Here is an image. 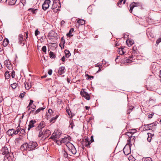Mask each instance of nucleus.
<instances>
[{"label": "nucleus", "instance_id": "nucleus-1", "mask_svg": "<svg viewBox=\"0 0 161 161\" xmlns=\"http://www.w3.org/2000/svg\"><path fill=\"white\" fill-rule=\"evenodd\" d=\"M28 150L31 151L35 149L38 146L37 143L36 142L31 141L28 144Z\"/></svg>", "mask_w": 161, "mask_h": 161}, {"label": "nucleus", "instance_id": "nucleus-32", "mask_svg": "<svg viewBox=\"0 0 161 161\" xmlns=\"http://www.w3.org/2000/svg\"><path fill=\"white\" fill-rule=\"evenodd\" d=\"M58 115H56L55 117H54L52 118L50 121V122L52 123H54L58 118Z\"/></svg>", "mask_w": 161, "mask_h": 161}, {"label": "nucleus", "instance_id": "nucleus-26", "mask_svg": "<svg viewBox=\"0 0 161 161\" xmlns=\"http://www.w3.org/2000/svg\"><path fill=\"white\" fill-rule=\"evenodd\" d=\"M124 48L121 47L119 48L118 52L119 54H124L125 53V52L123 51Z\"/></svg>", "mask_w": 161, "mask_h": 161}, {"label": "nucleus", "instance_id": "nucleus-3", "mask_svg": "<svg viewBox=\"0 0 161 161\" xmlns=\"http://www.w3.org/2000/svg\"><path fill=\"white\" fill-rule=\"evenodd\" d=\"M84 89H82L80 92V94L82 97H84L87 100L90 99V94L84 91Z\"/></svg>", "mask_w": 161, "mask_h": 161}, {"label": "nucleus", "instance_id": "nucleus-6", "mask_svg": "<svg viewBox=\"0 0 161 161\" xmlns=\"http://www.w3.org/2000/svg\"><path fill=\"white\" fill-rule=\"evenodd\" d=\"M45 124L43 121H41L38 126L36 128V129L37 130H42V129L45 126Z\"/></svg>", "mask_w": 161, "mask_h": 161}, {"label": "nucleus", "instance_id": "nucleus-35", "mask_svg": "<svg viewBox=\"0 0 161 161\" xmlns=\"http://www.w3.org/2000/svg\"><path fill=\"white\" fill-rule=\"evenodd\" d=\"M142 161H152V158L150 157L144 158L142 159Z\"/></svg>", "mask_w": 161, "mask_h": 161}, {"label": "nucleus", "instance_id": "nucleus-16", "mask_svg": "<svg viewBox=\"0 0 161 161\" xmlns=\"http://www.w3.org/2000/svg\"><path fill=\"white\" fill-rule=\"evenodd\" d=\"M126 43L129 47H131L134 43L133 40H127L126 41Z\"/></svg>", "mask_w": 161, "mask_h": 161}, {"label": "nucleus", "instance_id": "nucleus-37", "mask_svg": "<svg viewBox=\"0 0 161 161\" xmlns=\"http://www.w3.org/2000/svg\"><path fill=\"white\" fill-rule=\"evenodd\" d=\"M18 86V83H14L11 85V86L13 89H15Z\"/></svg>", "mask_w": 161, "mask_h": 161}, {"label": "nucleus", "instance_id": "nucleus-20", "mask_svg": "<svg viewBox=\"0 0 161 161\" xmlns=\"http://www.w3.org/2000/svg\"><path fill=\"white\" fill-rule=\"evenodd\" d=\"M9 43V40L8 39V38H5L4 40L3 41L2 45L4 47H6L7 46Z\"/></svg>", "mask_w": 161, "mask_h": 161}, {"label": "nucleus", "instance_id": "nucleus-33", "mask_svg": "<svg viewBox=\"0 0 161 161\" xmlns=\"http://www.w3.org/2000/svg\"><path fill=\"white\" fill-rule=\"evenodd\" d=\"M148 125L150 128L152 130V129H154V127L157 125V124L153 123L149 124Z\"/></svg>", "mask_w": 161, "mask_h": 161}, {"label": "nucleus", "instance_id": "nucleus-60", "mask_svg": "<svg viewBox=\"0 0 161 161\" xmlns=\"http://www.w3.org/2000/svg\"><path fill=\"white\" fill-rule=\"evenodd\" d=\"M147 135L148 136L151 137H152V136H154V134H152L150 133H147Z\"/></svg>", "mask_w": 161, "mask_h": 161}, {"label": "nucleus", "instance_id": "nucleus-43", "mask_svg": "<svg viewBox=\"0 0 161 161\" xmlns=\"http://www.w3.org/2000/svg\"><path fill=\"white\" fill-rule=\"evenodd\" d=\"M54 141L56 142V143L58 145H61L62 143V142H61V141H59L57 139L56 140Z\"/></svg>", "mask_w": 161, "mask_h": 161}, {"label": "nucleus", "instance_id": "nucleus-30", "mask_svg": "<svg viewBox=\"0 0 161 161\" xmlns=\"http://www.w3.org/2000/svg\"><path fill=\"white\" fill-rule=\"evenodd\" d=\"M63 156L65 158H68V154L65 150H63L62 151Z\"/></svg>", "mask_w": 161, "mask_h": 161}, {"label": "nucleus", "instance_id": "nucleus-24", "mask_svg": "<svg viewBox=\"0 0 161 161\" xmlns=\"http://www.w3.org/2000/svg\"><path fill=\"white\" fill-rule=\"evenodd\" d=\"M79 25H84L85 23V21L83 19H79L77 21Z\"/></svg>", "mask_w": 161, "mask_h": 161}, {"label": "nucleus", "instance_id": "nucleus-22", "mask_svg": "<svg viewBox=\"0 0 161 161\" xmlns=\"http://www.w3.org/2000/svg\"><path fill=\"white\" fill-rule=\"evenodd\" d=\"M126 0H119L117 3V5L119 7H121L122 6V2L123 1V4L125 3Z\"/></svg>", "mask_w": 161, "mask_h": 161}, {"label": "nucleus", "instance_id": "nucleus-31", "mask_svg": "<svg viewBox=\"0 0 161 161\" xmlns=\"http://www.w3.org/2000/svg\"><path fill=\"white\" fill-rule=\"evenodd\" d=\"M38 10L37 9L30 8L28 9V11H31L33 14H36L37 11Z\"/></svg>", "mask_w": 161, "mask_h": 161}, {"label": "nucleus", "instance_id": "nucleus-15", "mask_svg": "<svg viewBox=\"0 0 161 161\" xmlns=\"http://www.w3.org/2000/svg\"><path fill=\"white\" fill-rule=\"evenodd\" d=\"M51 134V132L50 131L48 130H46L44 132L43 137L45 138H47Z\"/></svg>", "mask_w": 161, "mask_h": 161}, {"label": "nucleus", "instance_id": "nucleus-49", "mask_svg": "<svg viewBox=\"0 0 161 161\" xmlns=\"http://www.w3.org/2000/svg\"><path fill=\"white\" fill-rule=\"evenodd\" d=\"M57 103L58 104L60 105V104L62 102V100L61 99L58 98L57 99Z\"/></svg>", "mask_w": 161, "mask_h": 161}, {"label": "nucleus", "instance_id": "nucleus-19", "mask_svg": "<svg viewBox=\"0 0 161 161\" xmlns=\"http://www.w3.org/2000/svg\"><path fill=\"white\" fill-rule=\"evenodd\" d=\"M8 136H12L14 134V130L13 129H9L7 132Z\"/></svg>", "mask_w": 161, "mask_h": 161}, {"label": "nucleus", "instance_id": "nucleus-12", "mask_svg": "<svg viewBox=\"0 0 161 161\" xmlns=\"http://www.w3.org/2000/svg\"><path fill=\"white\" fill-rule=\"evenodd\" d=\"M36 122L35 120H32L30 121L29 125H28V130H29L30 129L34 126V124Z\"/></svg>", "mask_w": 161, "mask_h": 161}, {"label": "nucleus", "instance_id": "nucleus-59", "mask_svg": "<svg viewBox=\"0 0 161 161\" xmlns=\"http://www.w3.org/2000/svg\"><path fill=\"white\" fill-rule=\"evenodd\" d=\"M48 112L49 113V114L52 115V114L53 113V112L52 111V110L51 109H49L48 110Z\"/></svg>", "mask_w": 161, "mask_h": 161}, {"label": "nucleus", "instance_id": "nucleus-62", "mask_svg": "<svg viewBox=\"0 0 161 161\" xmlns=\"http://www.w3.org/2000/svg\"><path fill=\"white\" fill-rule=\"evenodd\" d=\"M152 137H150V136H148V137L147 138V140L148 142H151V140L152 139Z\"/></svg>", "mask_w": 161, "mask_h": 161}, {"label": "nucleus", "instance_id": "nucleus-13", "mask_svg": "<svg viewBox=\"0 0 161 161\" xmlns=\"http://www.w3.org/2000/svg\"><path fill=\"white\" fill-rule=\"evenodd\" d=\"M65 72V68L64 66L59 67L58 69V73L60 75L64 74Z\"/></svg>", "mask_w": 161, "mask_h": 161}, {"label": "nucleus", "instance_id": "nucleus-36", "mask_svg": "<svg viewBox=\"0 0 161 161\" xmlns=\"http://www.w3.org/2000/svg\"><path fill=\"white\" fill-rule=\"evenodd\" d=\"M49 56L51 58H54L56 56L53 52L51 51L49 53Z\"/></svg>", "mask_w": 161, "mask_h": 161}, {"label": "nucleus", "instance_id": "nucleus-18", "mask_svg": "<svg viewBox=\"0 0 161 161\" xmlns=\"http://www.w3.org/2000/svg\"><path fill=\"white\" fill-rule=\"evenodd\" d=\"M19 44H21L22 43V42L23 41V36L21 34H20L19 35Z\"/></svg>", "mask_w": 161, "mask_h": 161}, {"label": "nucleus", "instance_id": "nucleus-14", "mask_svg": "<svg viewBox=\"0 0 161 161\" xmlns=\"http://www.w3.org/2000/svg\"><path fill=\"white\" fill-rule=\"evenodd\" d=\"M20 148L22 151H25L26 150H28V144L26 143H24L21 146Z\"/></svg>", "mask_w": 161, "mask_h": 161}, {"label": "nucleus", "instance_id": "nucleus-50", "mask_svg": "<svg viewBox=\"0 0 161 161\" xmlns=\"http://www.w3.org/2000/svg\"><path fill=\"white\" fill-rule=\"evenodd\" d=\"M25 92H23L22 93H20V94L19 95V97L20 98H22L24 97L25 95Z\"/></svg>", "mask_w": 161, "mask_h": 161}, {"label": "nucleus", "instance_id": "nucleus-41", "mask_svg": "<svg viewBox=\"0 0 161 161\" xmlns=\"http://www.w3.org/2000/svg\"><path fill=\"white\" fill-rule=\"evenodd\" d=\"M74 126V124L73 121V120H71L69 127H70L72 129H73Z\"/></svg>", "mask_w": 161, "mask_h": 161}, {"label": "nucleus", "instance_id": "nucleus-2", "mask_svg": "<svg viewBox=\"0 0 161 161\" xmlns=\"http://www.w3.org/2000/svg\"><path fill=\"white\" fill-rule=\"evenodd\" d=\"M61 7V5L59 2H54L52 8L54 12L57 13L59 10V8Z\"/></svg>", "mask_w": 161, "mask_h": 161}, {"label": "nucleus", "instance_id": "nucleus-29", "mask_svg": "<svg viewBox=\"0 0 161 161\" xmlns=\"http://www.w3.org/2000/svg\"><path fill=\"white\" fill-rule=\"evenodd\" d=\"M5 78L6 79H9L10 77V74L8 71H6L4 74Z\"/></svg>", "mask_w": 161, "mask_h": 161}, {"label": "nucleus", "instance_id": "nucleus-53", "mask_svg": "<svg viewBox=\"0 0 161 161\" xmlns=\"http://www.w3.org/2000/svg\"><path fill=\"white\" fill-rule=\"evenodd\" d=\"M87 76L86 79H87V80L91 79V78L93 79L94 78L93 76L89 75L88 74L87 75Z\"/></svg>", "mask_w": 161, "mask_h": 161}, {"label": "nucleus", "instance_id": "nucleus-17", "mask_svg": "<svg viewBox=\"0 0 161 161\" xmlns=\"http://www.w3.org/2000/svg\"><path fill=\"white\" fill-rule=\"evenodd\" d=\"M48 35L50 37H55L56 36L57 33L53 31H51L49 32Z\"/></svg>", "mask_w": 161, "mask_h": 161}, {"label": "nucleus", "instance_id": "nucleus-4", "mask_svg": "<svg viewBox=\"0 0 161 161\" xmlns=\"http://www.w3.org/2000/svg\"><path fill=\"white\" fill-rule=\"evenodd\" d=\"M60 134L58 132H54L52 134L50 138L53 139V141H56L60 137Z\"/></svg>", "mask_w": 161, "mask_h": 161}, {"label": "nucleus", "instance_id": "nucleus-47", "mask_svg": "<svg viewBox=\"0 0 161 161\" xmlns=\"http://www.w3.org/2000/svg\"><path fill=\"white\" fill-rule=\"evenodd\" d=\"M133 5H131V4H130V9L129 10L130 12L131 13L132 12V10L133 8H134V6H133Z\"/></svg>", "mask_w": 161, "mask_h": 161}, {"label": "nucleus", "instance_id": "nucleus-10", "mask_svg": "<svg viewBox=\"0 0 161 161\" xmlns=\"http://www.w3.org/2000/svg\"><path fill=\"white\" fill-rule=\"evenodd\" d=\"M2 154L3 155H5V156H6L10 153L8 148L6 147H3L2 149Z\"/></svg>", "mask_w": 161, "mask_h": 161}, {"label": "nucleus", "instance_id": "nucleus-11", "mask_svg": "<svg viewBox=\"0 0 161 161\" xmlns=\"http://www.w3.org/2000/svg\"><path fill=\"white\" fill-rule=\"evenodd\" d=\"M5 65L8 69H12L13 67L11 63L8 60H6L5 61Z\"/></svg>", "mask_w": 161, "mask_h": 161}, {"label": "nucleus", "instance_id": "nucleus-27", "mask_svg": "<svg viewBox=\"0 0 161 161\" xmlns=\"http://www.w3.org/2000/svg\"><path fill=\"white\" fill-rule=\"evenodd\" d=\"M69 150L73 154H75L76 153V150L74 146L70 149Z\"/></svg>", "mask_w": 161, "mask_h": 161}, {"label": "nucleus", "instance_id": "nucleus-52", "mask_svg": "<svg viewBox=\"0 0 161 161\" xmlns=\"http://www.w3.org/2000/svg\"><path fill=\"white\" fill-rule=\"evenodd\" d=\"M42 50L44 53L46 52V47L45 46H43L42 48Z\"/></svg>", "mask_w": 161, "mask_h": 161}, {"label": "nucleus", "instance_id": "nucleus-23", "mask_svg": "<svg viewBox=\"0 0 161 161\" xmlns=\"http://www.w3.org/2000/svg\"><path fill=\"white\" fill-rule=\"evenodd\" d=\"M24 84L26 89L29 90L31 88V86L30 83L28 82H25Z\"/></svg>", "mask_w": 161, "mask_h": 161}, {"label": "nucleus", "instance_id": "nucleus-64", "mask_svg": "<svg viewBox=\"0 0 161 161\" xmlns=\"http://www.w3.org/2000/svg\"><path fill=\"white\" fill-rule=\"evenodd\" d=\"M126 150V148L125 147L123 149V151L124 152V153L125 154V155H128L129 154V153H125V151Z\"/></svg>", "mask_w": 161, "mask_h": 161}, {"label": "nucleus", "instance_id": "nucleus-5", "mask_svg": "<svg viewBox=\"0 0 161 161\" xmlns=\"http://www.w3.org/2000/svg\"><path fill=\"white\" fill-rule=\"evenodd\" d=\"M50 0H46L42 5V8L44 10H46L49 7V4L50 3Z\"/></svg>", "mask_w": 161, "mask_h": 161}, {"label": "nucleus", "instance_id": "nucleus-7", "mask_svg": "<svg viewBox=\"0 0 161 161\" xmlns=\"http://www.w3.org/2000/svg\"><path fill=\"white\" fill-rule=\"evenodd\" d=\"M27 112L28 114L30 116L31 114H32L33 115H35L36 114V111L33 110L32 108H30V107H27Z\"/></svg>", "mask_w": 161, "mask_h": 161}, {"label": "nucleus", "instance_id": "nucleus-54", "mask_svg": "<svg viewBox=\"0 0 161 161\" xmlns=\"http://www.w3.org/2000/svg\"><path fill=\"white\" fill-rule=\"evenodd\" d=\"M33 102V101L32 100H30V103L28 105L27 107H30V106L32 105L33 104L32 103Z\"/></svg>", "mask_w": 161, "mask_h": 161}, {"label": "nucleus", "instance_id": "nucleus-46", "mask_svg": "<svg viewBox=\"0 0 161 161\" xmlns=\"http://www.w3.org/2000/svg\"><path fill=\"white\" fill-rule=\"evenodd\" d=\"M11 76L13 78H14L15 77V71L13 70H12V71H11Z\"/></svg>", "mask_w": 161, "mask_h": 161}, {"label": "nucleus", "instance_id": "nucleus-38", "mask_svg": "<svg viewBox=\"0 0 161 161\" xmlns=\"http://www.w3.org/2000/svg\"><path fill=\"white\" fill-rule=\"evenodd\" d=\"M66 112H67V114H68V115L69 116H70V118H72V117L73 116V115L72 114L71 111H70L69 109H66Z\"/></svg>", "mask_w": 161, "mask_h": 161}, {"label": "nucleus", "instance_id": "nucleus-45", "mask_svg": "<svg viewBox=\"0 0 161 161\" xmlns=\"http://www.w3.org/2000/svg\"><path fill=\"white\" fill-rule=\"evenodd\" d=\"M126 135H127V136H128V137L130 138L131 137H132V132H127L126 133Z\"/></svg>", "mask_w": 161, "mask_h": 161}, {"label": "nucleus", "instance_id": "nucleus-44", "mask_svg": "<svg viewBox=\"0 0 161 161\" xmlns=\"http://www.w3.org/2000/svg\"><path fill=\"white\" fill-rule=\"evenodd\" d=\"M61 43L63 44V46L64 47V44L65 43V40L64 39L63 37H62L61 38Z\"/></svg>", "mask_w": 161, "mask_h": 161}, {"label": "nucleus", "instance_id": "nucleus-58", "mask_svg": "<svg viewBox=\"0 0 161 161\" xmlns=\"http://www.w3.org/2000/svg\"><path fill=\"white\" fill-rule=\"evenodd\" d=\"M131 4V5H134L133 6H134V8L136 6H137V5L138 4V3H137L135 2L132 3H131L130 4Z\"/></svg>", "mask_w": 161, "mask_h": 161}, {"label": "nucleus", "instance_id": "nucleus-34", "mask_svg": "<svg viewBox=\"0 0 161 161\" xmlns=\"http://www.w3.org/2000/svg\"><path fill=\"white\" fill-rule=\"evenodd\" d=\"M85 140V146L86 147H88L90 145L91 143L87 139H86Z\"/></svg>", "mask_w": 161, "mask_h": 161}, {"label": "nucleus", "instance_id": "nucleus-8", "mask_svg": "<svg viewBox=\"0 0 161 161\" xmlns=\"http://www.w3.org/2000/svg\"><path fill=\"white\" fill-rule=\"evenodd\" d=\"M71 138L70 136H65L64 138H62L61 140V142L62 143H67L70 141Z\"/></svg>", "mask_w": 161, "mask_h": 161}, {"label": "nucleus", "instance_id": "nucleus-57", "mask_svg": "<svg viewBox=\"0 0 161 161\" xmlns=\"http://www.w3.org/2000/svg\"><path fill=\"white\" fill-rule=\"evenodd\" d=\"M160 42H161V37L157 39L156 42V43L158 45Z\"/></svg>", "mask_w": 161, "mask_h": 161}, {"label": "nucleus", "instance_id": "nucleus-63", "mask_svg": "<svg viewBox=\"0 0 161 161\" xmlns=\"http://www.w3.org/2000/svg\"><path fill=\"white\" fill-rule=\"evenodd\" d=\"M74 31V29L73 28H71L69 31V33L72 34V33Z\"/></svg>", "mask_w": 161, "mask_h": 161}, {"label": "nucleus", "instance_id": "nucleus-48", "mask_svg": "<svg viewBox=\"0 0 161 161\" xmlns=\"http://www.w3.org/2000/svg\"><path fill=\"white\" fill-rule=\"evenodd\" d=\"M44 133L42 132V130H40L39 134L38 135L39 137H41L42 136H43Z\"/></svg>", "mask_w": 161, "mask_h": 161}, {"label": "nucleus", "instance_id": "nucleus-39", "mask_svg": "<svg viewBox=\"0 0 161 161\" xmlns=\"http://www.w3.org/2000/svg\"><path fill=\"white\" fill-rule=\"evenodd\" d=\"M45 108V107L39 108L38 109H37L36 110V114L38 113L41 110H43Z\"/></svg>", "mask_w": 161, "mask_h": 161}, {"label": "nucleus", "instance_id": "nucleus-40", "mask_svg": "<svg viewBox=\"0 0 161 161\" xmlns=\"http://www.w3.org/2000/svg\"><path fill=\"white\" fill-rule=\"evenodd\" d=\"M144 126V130H151L148 124L145 125Z\"/></svg>", "mask_w": 161, "mask_h": 161}, {"label": "nucleus", "instance_id": "nucleus-28", "mask_svg": "<svg viewBox=\"0 0 161 161\" xmlns=\"http://www.w3.org/2000/svg\"><path fill=\"white\" fill-rule=\"evenodd\" d=\"M65 55L67 58L69 57L71 55V53L69 50H65L64 51Z\"/></svg>", "mask_w": 161, "mask_h": 161}, {"label": "nucleus", "instance_id": "nucleus-21", "mask_svg": "<svg viewBox=\"0 0 161 161\" xmlns=\"http://www.w3.org/2000/svg\"><path fill=\"white\" fill-rule=\"evenodd\" d=\"M17 0H8V4L11 5H14L17 2Z\"/></svg>", "mask_w": 161, "mask_h": 161}, {"label": "nucleus", "instance_id": "nucleus-55", "mask_svg": "<svg viewBox=\"0 0 161 161\" xmlns=\"http://www.w3.org/2000/svg\"><path fill=\"white\" fill-rule=\"evenodd\" d=\"M66 36H67V37H68L69 38L71 37L72 36H73V35L68 32L66 34Z\"/></svg>", "mask_w": 161, "mask_h": 161}, {"label": "nucleus", "instance_id": "nucleus-42", "mask_svg": "<svg viewBox=\"0 0 161 161\" xmlns=\"http://www.w3.org/2000/svg\"><path fill=\"white\" fill-rule=\"evenodd\" d=\"M20 131V128H19V127H17V130H16L15 131L14 130V135H17V134Z\"/></svg>", "mask_w": 161, "mask_h": 161}, {"label": "nucleus", "instance_id": "nucleus-56", "mask_svg": "<svg viewBox=\"0 0 161 161\" xmlns=\"http://www.w3.org/2000/svg\"><path fill=\"white\" fill-rule=\"evenodd\" d=\"M30 108L33 110H35L36 108V106L34 104H33L30 106Z\"/></svg>", "mask_w": 161, "mask_h": 161}, {"label": "nucleus", "instance_id": "nucleus-25", "mask_svg": "<svg viewBox=\"0 0 161 161\" xmlns=\"http://www.w3.org/2000/svg\"><path fill=\"white\" fill-rule=\"evenodd\" d=\"M66 145L68 147L69 150L74 146L72 144L69 142L66 143Z\"/></svg>", "mask_w": 161, "mask_h": 161}, {"label": "nucleus", "instance_id": "nucleus-51", "mask_svg": "<svg viewBox=\"0 0 161 161\" xmlns=\"http://www.w3.org/2000/svg\"><path fill=\"white\" fill-rule=\"evenodd\" d=\"M40 33V32L38 30V29L36 30L35 31V36H37L38 34H39Z\"/></svg>", "mask_w": 161, "mask_h": 161}, {"label": "nucleus", "instance_id": "nucleus-61", "mask_svg": "<svg viewBox=\"0 0 161 161\" xmlns=\"http://www.w3.org/2000/svg\"><path fill=\"white\" fill-rule=\"evenodd\" d=\"M48 73L49 75H51L52 73V70L51 69L49 70Z\"/></svg>", "mask_w": 161, "mask_h": 161}, {"label": "nucleus", "instance_id": "nucleus-9", "mask_svg": "<svg viewBox=\"0 0 161 161\" xmlns=\"http://www.w3.org/2000/svg\"><path fill=\"white\" fill-rule=\"evenodd\" d=\"M14 155L13 153H10L6 156L4 159L7 158L8 161H13L14 159Z\"/></svg>", "mask_w": 161, "mask_h": 161}]
</instances>
